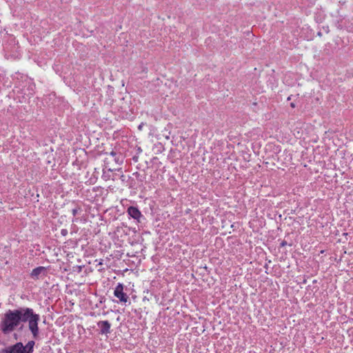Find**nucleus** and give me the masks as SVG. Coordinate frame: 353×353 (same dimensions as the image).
<instances>
[{"mask_svg":"<svg viewBox=\"0 0 353 353\" xmlns=\"http://www.w3.org/2000/svg\"><path fill=\"white\" fill-rule=\"evenodd\" d=\"M40 316L30 307H21L8 310L2 316L0 330L4 334H9L16 330H21L23 323H28V328L34 339H37L39 333V321Z\"/></svg>","mask_w":353,"mask_h":353,"instance_id":"obj_1","label":"nucleus"},{"mask_svg":"<svg viewBox=\"0 0 353 353\" xmlns=\"http://www.w3.org/2000/svg\"><path fill=\"white\" fill-rule=\"evenodd\" d=\"M114 295L119 299L121 302L126 303L128 300V295L123 292V285L119 283L114 291Z\"/></svg>","mask_w":353,"mask_h":353,"instance_id":"obj_2","label":"nucleus"},{"mask_svg":"<svg viewBox=\"0 0 353 353\" xmlns=\"http://www.w3.org/2000/svg\"><path fill=\"white\" fill-rule=\"evenodd\" d=\"M97 325L100 328L101 334H107L110 332L111 324L108 321H101Z\"/></svg>","mask_w":353,"mask_h":353,"instance_id":"obj_3","label":"nucleus"},{"mask_svg":"<svg viewBox=\"0 0 353 353\" xmlns=\"http://www.w3.org/2000/svg\"><path fill=\"white\" fill-rule=\"evenodd\" d=\"M127 212H128V214L132 218H133L136 220H139L140 219V217L141 216V213L140 210L136 207H133V206L129 207Z\"/></svg>","mask_w":353,"mask_h":353,"instance_id":"obj_4","label":"nucleus"},{"mask_svg":"<svg viewBox=\"0 0 353 353\" xmlns=\"http://www.w3.org/2000/svg\"><path fill=\"white\" fill-rule=\"evenodd\" d=\"M45 271H46L45 267L40 266V267L36 268L32 270V271L31 272V276L33 279H39V275L41 274L42 273H44Z\"/></svg>","mask_w":353,"mask_h":353,"instance_id":"obj_5","label":"nucleus"},{"mask_svg":"<svg viewBox=\"0 0 353 353\" xmlns=\"http://www.w3.org/2000/svg\"><path fill=\"white\" fill-rule=\"evenodd\" d=\"M34 345V341H28V343L26 344V345L24 346V347H26V352L32 353L33 351Z\"/></svg>","mask_w":353,"mask_h":353,"instance_id":"obj_6","label":"nucleus"},{"mask_svg":"<svg viewBox=\"0 0 353 353\" xmlns=\"http://www.w3.org/2000/svg\"><path fill=\"white\" fill-rule=\"evenodd\" d=\"M79 210H80V208H79L73 209V210H72V215H73V216L77 215V214L78 213V211H79Z\"/></svg>","mask_w":353,"mask_h":353,"instance_id":"obj_7","label":"nucleus"},{"mask_svg":"<svg viewBox=\"0 0 353 353\" xmlns=\"http://www.w3.org/2000/svg\"><path fill=\"white\" fill-rule=\"evenodd\" d=\"M110 154H111L112 156L114 157V156L116 155V152H114V151H112V152H110Z\"/></svg>","mask_w":353,"mask_h":353,"instance_id":"obj_8","label":"nucleus"},{"mask_svg":"<svg viewBox=\"0 0 353 353\" xmlns=\"http://www.w3.org/2000/svg\"><path fill=\"white\" fill-rule=\"evenodd\" d=\"M286 245V242L285 241H283L281 243V246H285Z\"/></svg>","mask_w":353,"mask_h":353,"instance_id":"obj_9","label":"nucleus"},{"mask_svg":"<svg viewBox=\"0 0 353 353\" xmlns=\"http://www.w3.org/2000/svg\"><path fill=\"white\" fill-rule=\"evenodd\" d=\"M294 104L293 103H291V107L294 108Z\"/></svg>","mask_w":353,"mask_h":353,"instance_id":"obj_10","label":"nucleus"},{"mask_svg":"<svg viewBox=\"0 0 353 353\" xmlns=\"http://www.w3.org/2000/svg\"><path fill=\"white\" fill-rule=\"evenodd\" d=\"M79 271H81V266H79Z\"/></svg>","mask_w":353,"mask_h":353,"instance_id":"obj_11","label":"nucleus"}]
</instances>
